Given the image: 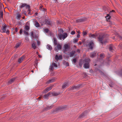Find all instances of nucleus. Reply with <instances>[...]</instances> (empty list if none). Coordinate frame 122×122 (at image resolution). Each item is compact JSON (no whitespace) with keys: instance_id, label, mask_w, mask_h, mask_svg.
I'll return each mask as SVG.
<instances>
[{"instance_id":"obj_1","label":"nucleus","mask_w":122,"mask_h":122,"mask_svg":"<svg viewBox=\"0 0 122 122\" xmlns=\"http://www.w3.org/2000/svg\"><path fill=\"white\" fill-rule=\"evenodd\" d=\"M6 27V25L5 24H3L1 26V30L3 32L6 33L7 34H8L9 33L10 31L9 30L7 29Z\"/></svg>"},{"instance_id":"obj_2","label":"nucleus","mask_w":122,"mask_h":122,"mask_svg":"<svg viewBox=\"0 0 122 122\" xmlns=\"http://www.w3.org/2000/svg\"><path fill=\"white\" fill-rule=\"evenodd\" d=\"M90 61V59L88 58H86L85 60V63L84 65V66L85 68H89V62Z\"/></svg>"},{"instance_id":"obj_3","label":"nucleus","mask_w":122,"mask_h":122,"mask_svg":"<svg viewBox=\"0 0 122 122\" xmlns=\"http://www.w3.org/2000/svg\"><path fill=\"white\" fill-rule=\"evenodd\" d=\"M89 37L90 38H96L98 36H99L98 38H104L105 37L103 35L102 37H101L100 36V35L99 34H90L89 35Z\"/></svg>"},{"instance_id":"obj_4","label":"nucleus","mask_w":122,"mask_h":122,"mask_svg":"<svg viewBox=\"0 0 122 122\" xmlns=\"http://www.w3.org/2000/svg\"><path fill=\"white\" fill-rule=\"evenodd\" d=\"M86 45V46H88L89 48L92 50L94 46V43L93 41H92L89 42L88 44Z\"/></svg>"},{"instance_id":"obj_5","label":"nucleus","mask_w":122,"mask_h":122,"mask_svg":"<svg viewBox=\"0 0 122 122\" xmlns=\"http://www.w3.org/2000/svg\"><path fill=\"white\" fill-rule=\"evenodd\" d=\"M53 86L54 85H52L47 87L42 92V93H45L47 92L48 91L51 90L52 89Z\"/></svg>"},{"instance_id":"obj_6","label":"nucleus","mask_w":122,"mask_h":122,"mask_svg":"<svg viewBox=\"0 0 122 122\" xmlns=\"http://www.w3.org/2000/svg\"><path fill=\"white\" fill-rule=\"evenodd\" d=\"M58 37L59 38H65L67 36V33H64L62 34H59Z\"/></svg>"},{"instance_id":"obj_7","label":"nucleus","mask_w":122,"mask_h":122,"mask_svg":"<svg viewBox=\"0 0 122 122\" xmlns=\"http://www.w3.org/2000/svg\"><path fill=\"white\" fill-rule=\"evenodd\" d=\"M31 35L34 38H37L38 37L37 34H35L34 31H31Z\"/></svg>"},{"instance_id":"obj_8","label":"nucleus","mask_w":122,"mask_h":122,"mask_svg":"<svg viewBox=\"0 0 122 122\" xmlns=\"http://www.w3.org/2000/svg\"><path fill=\"white\" fill-rule=\"evenodd\" d=\"M56 79V78H52L50 80H49L48 81H47L46 83V84H49L51 82H53L55 81Z\"/></svg>"},{"instance_id":"obj_9","label":"nucleus","mask_w":122,"mask_h":122,"mask_svg":"<svg viewBox=\"0 0 122 122\" xmlns=\"http://www.w3.org/2000/svg\"><path fill=\"white\" fill-rule=\"evenodd\" d=\"M64 52H65V51H66L69 48L70 46L68 44H66L64 45Z\"/></svg>"},{"instance_id":"obj_10","label":"nucleus","mask_w":122,"mask_h":122,"mask_svg":"<svg viewBox=\"0 0 122 122\" xmlns=\"http://www.w3.org/2000/svg\"><path fill=\"white\" fill-rule=\"evenodd\" d=\"M25 7L26 8L29 9L30 6L29 5H27L25 3H23L21 5L20 7L21 8H22L24 7Z\"/></svg>"},{"instance_id":"obj_11","label":"nucleus","mask_w":122,"mask_h":122,"mask_svg":"<svg viewBox=\"0 0 122 122\" xmlns=\"http://www.w3.org/2000/svg\"><path fill=\"white\" fill-rule=\"evenodd\" d=\"M55 59L57 61L58 60L61 59L62 57L61 55H59V56L57 55H56L55 56Z\"/></svg>"},{"instance_id":"obj_12","label":"nucleus","mask_w":122,"mask_h":122,"mask_svg":"<svg viewBox=\"0 0 122 122\" xmlns=\"http://www.w3.org/2000/svg\"><path fill=\"white\" fill-rule=\"evenodd\" d=\"M51 94V93L50 92H49L47 94L43 96V98L45 99H48L49 96Z\"/></svg>"},{"instance_id":"obj_13","label":"nucleus","mask_w":122,"mask_h":122,"mask_svg":"<svg viewBox=\"0 0 122 122\" xmlns=\"http://www.w3.org/2000/svg\"><path fill=\"white\" fill-rule=\"evenodd\" d=\"M69 85L68 82H65L64 83L62 86V88L64 89L66 87H67Z\"/></svg>"},{"instance_id":"obj_14","label":"nucleus","mask_w":122,"mask_h":122,"mask_svg":"<svg viewBox=\"0 0 122 122\" xmlns=\"http://www.w3.org/2000/svg\"><path fill=\"white\" fill-rule=\"evenodd\" d=\"M86 20V18H84L82 19H78L76 20L77 22H81L85 21Z\"/></svg>"},{"instance_id":"obj_15","label":"nucleus","mask_w":122,"mask_h":122,"mask_svg":"<svg viewBox=\"0 0 122 122\" xmlns=\"http://www.w3.org/2000/svg\"><path fill=\"white\" fill-rule=\"evenodd\" d=\"M25 58V56H23L20 58L18 60V62L19 63H21Z\"/></svg>"},{"instance_id":"obj_16","label":"nucleus","mask_w":122,"mask_h":122,"mask_svg":"<svg viewBox=\"0 0 122 122\" xmlns=\"http://www.w3.org/2000/svg\"><path fill=\"white\" fill-rule=\"evenodd\" d=\"M103 39H98V41H99L100 42H101L102 44V45L103 44H105V43L106 42V41H103Z\"/></svg>"},{"instance_id":"obj_17","label":"nucleus","mask_w":122,"mask_h":122,"mask_svg":"<svg viewBox=\"0 0 122 122\" xmlns=\"http://www.w3.org/2000/svg\"><path fill=\"white\" fill-rule=\"evenodd\" d=\"M62 93V92L61 93L60 92H58L57 93L55 92H53L52 93V94L53 96H57L61 94Z\"/></svg>"},{"instance_id":"obj_18","label":"nucleus","mask_w":122,"mask_h":122,"mask_svg":"<svg viewBox=\"0 0 122 122\" xmlns=\"http://www.w3.org/2000/svg\"><path fill=\"white\" fill-rule=\"evenodd\" d=\"M75 51H72L69 54L70 56L71 57H73L74 55Z\"/></svg>"},{"instance_id":"obj_19","label":"nucleus","mask_w":122,"mask_h":122,"mask_svg":"<svg viewBox=\"0 0 122 122\" xmlns=\"http://www.w3.org/2000/svg\"><path fill=\"white\" fill-rule=\"evenodd\" d=\"M39 10L41 11H45L46 9L43 8V6L41 4H40V5Z\"/></svg>"},{"instance_id":"obj_20","label":"nucleus","mask_w":122,"mask_h":122,"mask_svg":"<svg viewBox=\"0 0 122 122\" xmlns=\"http://www.w3.org/2000/svg\"><path fill=\"white\" fill-rule=\"evenodd\" d=\"M15 78H13L11 79L10 80L8 81V83L9 84H11L13 82V81L15 80Z\"/></svg>"},{"instance_id":"obj_21","label":"nucleus","mask_w":122,"mask_h":122,"mask_svg":"<svg viewBox=\"0 0 122 122\" xmlns=\"http://www.w3.org/2000/svg\"><path fill=\"white\" fill-rule=\"evenodd\" d=\"M53 107L52 106H47L45 108L44 110L45 111H46L49 109H51Z\"/></svg>"},{"instance_id":"obj_22","label":"nucleus","mask_w":122,"mask_h":122,"mask_svg":"<svg viewBox=\"0 0 122 122\" xmlns=\"http://www.w3.org/2000/svg\"><path fill=\"white\" fill-rule=\"evenodd\" d=\"M96 52H93L91 53L90 54V56L91 57H94L96 54Z\"/></svg>"},{"instance_id":"obj_23","label":"nucleus","mask_w":122,"mask_h":122,"mask_svg":"<svg viewBox=\"0 0 122 122\" xmlns=\"http://www.w3.org/2000/svg\"><path fill=\"white\" fill-rule=\"evenodd\" d=\"M24 29L25 30H26L28 31L30 29L28 25H26L25 26Z\"/></svg>"},{"instance_id":"obj_24","label":"nucleus","mask_w":122,"mask_h":122,"mask_svg":"<svg viewBox=\"0 0 122 122\" xmlns=\"http://www.w3.org/2000/svg\"><path fill=\"white\" fill-rule=\"evenodd\" d=\"M32 47L34 49H35L36 47L37 46L36 43H33L32 44Z\"/></svg>"},{"instance_id":"obj_25","label":"nucleus","mask_w":122,"mask_h":122,"mask_svg":"<svg viewBox=\"0 0 122 122\" xmlns=\"http://www.w3.org/2000/svg\"><path fill=\"white\" fill-rule=\"evenodd\" d=\"M21 44V42H19L17 43L15 45V47L16 48H18Z\"/></svg>"},{"instance_id":"obj_26","label":"nucleus","mask_w":122,"mask_h":122,"mask_svg":"<svg viewBox=\"0 0 122 122\" xmlns=\"http://www.w3.org/2000/svg\"><path fill=\"white\" fill-rule=\"evenodd\" d=\"M46 47L47 49L50 50H51L52 49L51 46L49 45H48Z\"/></svg>"},{"instance_id":"obj_27","label":"nucleus","mask_w":122,"mask_h":122,"mask_svg":"<svg viewBox=\"0 0 122 122\" xmlns=\"http://www.w3.org/2000/svg\"><path fill=\"white\" fill-rule=\"evenodd\" d=\"M57 45V50H60L61 49V45L60 44H58Z\"/></svg>"},{"instance_id":"obj_28","label":"nucleus","mask_w":122,"mask_h":122,"mask_svg":"<svg viewBox=\"0 0 122 122\" xmlns=\"http://www.w3.org/2000/svg\"><path fill=\"white\" fill-rule=\"evenodd\" d=\"M78 88V87L77 86H72L71 88V90H73L75 89H77Z\"/></svg>"},{"instance_id":"obj_29","label":"nucleus","mask_w":122,"mask_h":122,"mask_svg":"<svg viewBox=\"0 0 122 122\" xmlns=\"http://www.w3.org/2000/svg\"><path fill=\"white\" fill-rule=\"evenodd\" d=\"M3 13L2 11L1 10L0 11V17L1 18H3Z\"/></svg>"},{"instance_id":"obj_30","label":"nucleus","mask_w":122,"mask_h":122,"mask_svg":"<svg viewBox=\"0 0 122 122\" xmlns=\"http://www.w3.org/2000/svg\"><path fill=\"white\" fill-rule=\"evenodd\" d=\"M28 32V31H27L26 30H24L23 31L24 34L27 36L29 35V34Z\"/></svg>"},{"instance_id":"obj_31","label":"nucleus","mask_w":122,"mask_h":122,"mask_svg":"<svg viewBox=\"0 0 122 122\" xmlns=\"http://www.w3.org/2000/svg\"><path fill=\"white\" fill-rule=\"evenodd\" d=\"M21 17V15H20V14L18 15L17 16L16 18L17 19L19 20H20V18Z\"/></svg>"},{"instance_id":"obj_32","label":"nucleus","mask_w":122,"mask_h":122,"mask_svg":"<svg viewBox=\"0 0 122 122\" xmlns=\"http://www.w3.org/2000/svg\"><path fill=\"white\" fill-rule=\"evenodd\" d=\"M52 65L53 66H54L55 67H57V64L55 63H52Z\"/></svg>"},{"instance_id":"obj_33","label":"nucleus","mask_w":122,"mask_h":122,"mask_svg":"<svg viewBox=\"0 0 122 122\" xmlns=\"http://www.w3.org/2000/svg\"><path fill=\"white\" fill-rule=\"evenodd\" d=\"M35 26L36 27H39L40 26V25L38 22H36L35 23Z\"/></svg>"},{"instance_id":"obj_34","label":"nucleus","mask_w":122,"mask_h":122,"mask_svg":"<svg viewBox=\"0 0 122 122\" xmlns=\"http://www.w3.org/2000/svg\"><path fill=\"white\" fill-rule=\"evenodd\" d=\"M106 17V18L107 20H109L110 19L111 17L108 14L107 16Z\"/></svg>"},{"instance_id":"obj_35","label":"nucleus","mask_w":122,"mask_h":122,"mask_svg":"<svg viewBox=\"0 0 122 122\" xmlns=\"http://www.w3.org/2000/svg\"><path fill=\"white\" fill-rule=\"evenodd\" d=\"M54 41L55 45H56L57 44V42L56 39H54Z\"/></svg>"},{"instance_id":"obj_36","label":"nucleus","mask_w":122,"mask_h":122,"mask_svg":"<svg viewBox=\"0 0 122 122\" xmlns=\"http://www.w3.org/2000/svg\"><path fill=\"white\" fill-rule=\"evenodd\" d=\"M100 56L101 57V58H104L105 57V55L103 53H102L100 55Z\"/></svg>"},{"instance_id":"obj_37","label":"nucleus","mask_w":122,"mask_h":122,"mask_svg":"<svg viewBox=\"0 0 122 122\" xmlns=\"http://www.w3.org/2000/svg\"><path fill=\"white\" fill-rule=\"evenodd\" d=\"M84 115V113H82L79 116V117L80 118H82V117Z\"/></svg>"},{"instance_id":"obj_38","label":"nucleus","mask_w":122,"mask_h":122,"mask_svg":"<svg viewBox=\"0 0 122 122\" xmlns=\"http://www.w3.org/2000/svg\"><path fill=\"white\" fill-rule=\"evenodd\" d=\"M82 34L84 36H86L87 34V32L86 31H84L82 32Z\"/></svg>"},{"instance_id":"obj_39","label":"nucleus","mask_w":122,"mask_h":122,"mask_svg":"<svg viewBox=\"0 0 122 122\" xmlns=\"http://www.w3.org/2000/svg\"><path fill=\"white\" fill-rule=\"evenodd\" d=\"M109 50L110 51H112V45H110V46L109 48Z\"/></svg>"},{"instance_id":"obj_40","label":"nucleus","mask_w":122,"mask_h":122,"mask_svg":"<svg viewBox=\"0 0 122 122\" xmlns=\"http://www.w3.org/2000/svg\"><path fill=\"white\" fill-rule=\"evenodd\" d=\"M49 31V30L47 28H46L44 30V31L45 32L47 33Z\"/></svg>"},{"instance_id":"obj_41","label":"nucleus","mask_w":122,"mask_h":122,"mask_svg":"<svg viewBox=\"0 0 122 122\" xmlns=\"http://www.w3.org/2000/svg\"><path fill=\"white\" fill-rule=\"evenodd\" d=\"M46 24L48 25H50L51 24L50 22L47 20L46 21Z\"/></svg>"},{"instance_id":"obj_42","label":"nucleus","mask_w":122,"mask_h":122,"mask_svg":"<svg viewBox=\"0 0 122 122\" xmlns=\"http://www.w3.org/2000/svg\"><path fill=\"white\" fill-rule=\"evenodd\" d=\"M73 61L74 63H75L76 61V59L75 58H74L73 60Z\"/></svg>"},{"instance_id":"obj_43","label":"nucleus","mask_w":122,"mask_h":122,"mask_svg":"<svg viewBox=\"0 0 122 122\" xmlns=\"http://www.w3.org/2000/svg\"><path fill=\"white\" fill-rule=\"evenodd\" d=\"M50 69L51 70H52L53 69V66H52V64L50 66Z\"/></svg>"},{"instance_id":"obj_44","label":"nucleus","mask_w":122,"mask_h":122,"mask_svg":"<svg viewBox=\"0 0 122 122\" xmlns=\"http://www.w3.org/2000/svg\"><path fill=\"white\" fill-rule=\"evenodd\" d=\"M22 31H23L22 29H20V31H19V34H21Z\"/></svg>"},{"instance_id":"obj_45","label":"nucleus","mask_w":122,"mask_h":122,"mask_svg":"<svg viewBox=\"0 0 122 122\" xmlns=\"http://www.w3.org/2000/svg\"><path fill=\"white\" fill-rule=\"evenodd\" d=\"M37 45L38 46L40 44V41H37Z\"/></svg>"},{"instance_id":"obj_46","label":"nucleus","mask_w":122,"mask_h":122,"mask_svg":"<svg viewBox=\"0 0 122 122\" xmlns=\"http://www.w3.org/2000/svg\"><path fill=\"white\" fill-rule=\"evenodd\" d=\"M63 107H59L58 108V110H61L62 109H63Z\"/></svg>"},{"instance_id":"obj_47","label":"nucleus","mask_w":122,"mask_h":122,"mask_svg":"<svg viewBox=\"0 0 122 122\" xmlns=\"http://www.w3.org/2000/svg\"><path fill=\"white\" fill-rule=\"evenodd\" d=\"M75 33V32L74 31H72L71 32V34L72 35H74Z\"/></svg>"},{"instance_id":"obj_48","label":"nucleus","mask_w":122,"mask_h":122,"mask_svg":"<svg viewBox=\"0 0 122 122\" xmlns=\"http://www.w3.org/2000/svg\"><path fill=\"white\" fill-rule=\"evenodd\" d=\"M78 40V39H76L74 41V43H76V42H77Z\"/></svg>"},{"instance_id":"obj_49","label":"nucleus","mask_w":122,"mask_h":122,"mask_svg":"<svg viewBox=\"0 0 122 122\" xmlns=\"http://www.w3.org/2000/svg\"><path fill=\"white\" fill-rule=\"evenodd\" d=\"M18 31V28L17 27L15 28V31L16 32H17Z\"/></svg>"},{"instance_id":"obj_50","label":"nucleus","mask_w":122,"mask_h":122,"mask_svg":"<svg viewBox=\"0 0 122 122\" xmlns=\"http://www.w3.org/2000/svg\"><path fill=\"white\" fill-rule=\"evenodd\" d=\"M35 65H36H36H37L38 63L37 61L36 60L35 61Z\"/></svg>"},{"instance_id":"obj_51","label":"nucleus","mask_w":122,"mask_h":122,"mask_svg":"<svg viewBox=\"0 0 122 122\" xmlns=\"http://www.w3.org/2000/svg\"><path fill=\"white\" fill-rule=\"evenodd\" d=\"M82 62L81 61V62H80L79 63V65H80V66L81 67V66H82Z\"/></svg>"},{"instance_id":"obj_52","label":"nucleus","mask_w":122,"mask_h":122,"mask_svg":"<svg viewBox=\"0 0 122 122\" xmlns=\"http://www.w3.org/2000/svg\"><path fill=\"white\" fill-rule=\"evenodd\" d=\"M80 34H78L77 36V38H79L80 37Z\"/></svg>"},{"instance_id":"obj_53","label":"nucleus","mask_w":122,"mask_h":122,"mask_svg":"<svg viewBox=\"0 0 122 122\" xmlns=\"http://www.w3.org/2000/svg\"><path fill=\"white\" fill-rule=\"evenodd\" d=\"M77 52H78V53H79L80 52V50L79 49H78L77 50Z\"/></svg>"},{"instance_id":"obj_54","label":"nucleus","mask_w":122,"mask_h":122,"mask_svg":"<svg viewBox=\"0 0 122 122\" xmlns=\"http://www.w3.org/2000/svg\"><path fill=\"white\" fill-rule=\"evenodd\" d=\"M77 32L78 33L80 34V31L79 30H78V31H77Z\"/></svg>"},{"instance_id":"obj_55","label":"nucleus","mask_w":122,"mask_h":122,"mask_svg":"<svg viewBox=\"0 0 122 122\" xmlns=\"http://www.w3.org/2000/svg\"><path fill=\"white\" fill-rule=\"evenodd\" d=\"M42 97L41 96H40L39 97H38V99H40Z\"/></svg>"},{"instance_id":"obj_56","label":"nucleus","mask_w":122,"mask_h":122,"mask_svg":"<svg viewBox=\"0 0 122 122\" xmlns=\"http://www.w3.org/2000/svg\"><path fill=\"white\" fill-rule=\"evenodd\" d=\"M78 43H79V45H81V42L80 41V42H79Z\"/></svg>"},{"instance_id":"obj_57","label":"nucleus","mask_w":122,"mask_h":122,"mask_svg":"<svg viewBox=\"0 0 122 122\" xmlns=\"http://www.w3.org/2000/svg\"><path fill=\"white\" fill-rule=\"evenodd\" d=\"M39 57H41V55H39Z\"/></svg>"},{"instance_id":"obj_58","label":"nucleus","mask_w":122,"mask_h":122,"mask_svg":"<svg viewBox=\"0 0 122 122\" xmlns=\"http://www.w3.org/2000/svg\"><path fill=\"white\" fill-rule=\"evenodd\" d=\"M61 31H62V32H63V31L61 29H60V30Z\"/></svg>"},{"instance_id":"obj_59","label":"nucleus","mask_w":122,"mask_h":122,"mask_svg":"<svg viewBox=\"0 0 122 122\" xmlns=\"http://www.w3.org/2000/svg\"><path fill=\"white\" fill-rule=\"evenodd\" d=\"M36 54H37V55H38V52L37 51L36 52Z\"/></svg>"},{"instance_id":"obj_60","label":"nucleus","mask_w":122,"mask_h":122,"mask_svg":"<svg viewBox=\"0 0 122 122\" xmlns=\"http://www.w3.org/2000/svg\"><path fill=\"white\" fill-rule=\"evenodd\" d=\"M115 12V11L114 10H112V12Z\"/></svg>"},{"instance_id":"obj_61","label":"nucleus","mask_w":122,"mask_h":122,"mask_svg":"<svg viewBox=\"0 0 122 122\" xmlns=\"http://www.w3.org/2000/svg\"><path fill=\"white\" fill-rule=\"evenodd\" d=\"M31 71L32 72H33H33H34V71H33V70H31Z\"/></svg>"},{"instance_id":"obj_62","label":"nucleus","mask_w":122,"mask_h":122,"mask_svg":"<svg viewBox=\"0 0 122 122\" xmlns=\"http://www.w3.org/2000/svg\"><path fill=\"white\" fill-rule=\"evenodd\" d=\"M73 47H76V46H75V45H74V46Z\"/></svg>"},{"instance_id":"obj_63","label":"nucleus","mask_w":122,"mask_h":122,"mask_svg":"<svg viewBox=\"0 0 122 122\" xmlns=\"http://www.w3.org/2000/svg\"><path fill=\"white\" fill-rule=\"evenodd\" d=\"M35 14H36V15H37V14H38V13H37V12H36V13H35Z\"/></svg>"},{"instance_id":"obj_64","label":"nucleus","mask_w":122,"mask_h":122,"mask_svg":"<svg viewBox=\"0 0 122 122\" xmlns=\"http://www.w3.org/2000/svg\"><path fill=\"white\" fill-rule=\"evenodd\" d=\"M109 86H110L111 87H112V86H111V85H110V84H109Z\"/></svg>"}]
</instances>
